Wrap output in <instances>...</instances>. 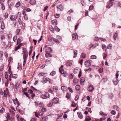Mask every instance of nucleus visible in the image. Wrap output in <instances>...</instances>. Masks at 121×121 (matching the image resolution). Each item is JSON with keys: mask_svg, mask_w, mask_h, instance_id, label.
Masks as SVG:
<instances>
[{"mask_svg": "<svg viewBox=\"0 0 121 121\" xmlns=\"http://www.w3.org/2000/svg\"><path fill=\"white\" fill-rule=\"evenodd\" d=\"M23 55V58L24 60L26 61L27 59L28 54L27 53H22Z\"/></svg>", "mask_w": 121, "mask_h": 121, "instance_id": "nucleus-1", "label": "nucleus"}, {"mask_svg": "<svg viewBox=\"0 0 121 121\" xmlns=\"http://www.w3.org/2000/svg\"><path fill=\"white\" fill-rule=\"evenodd\" d=\"M10 18L12 21H14L17 19V17L15 15H11L10 16Z\"/></svg>", "mask_w": 121, "mask_h": 121, "instance_id": "nucleus-2", "label": "nucleus"}, {"mask_svg": "<svg viewBox=\"0 0 121 121\" xmlns=\"http://www.w3.org/2000/svg\"><path fill=\"white\" fill-rule=\"evenodd\" d=\"M94 87L92 85H90L88 88V90L89 92H91L92 90L94 89Z\"/></svg>", "mask_w": 121, "mask_h": 121, "instance_id": "nucleus-3", "label": "nucleus"}, {"mask_svg": "<svg viewBox=\"0 0 121 121\" xmlns=\"http://www.w3.org/2000/svg\"><path fill=\"white\" fill-rule=\"evenodd\" d=\"M57 9L61 11H62L63 9V6L61 4L58 5L57 7Z\"/></svg>", "mask_w": 121, "mask_h": 121, "instance_id": "nucleus-4", "label": "nucleus"}, {"mask_svg": "<svg viewBox=\"0 0 121 121\" xmlns=\"http://www.w3.org/2000/svg\"><path fill=\"white\" fill-rule=\"evenodd\" d=\"M85 65L86 66H89L91 64L90 61L89 60H86L85 63Z\"/></svg>", "mask_w": 121, "mask_h": 121, "instance_id": "nucleus-5", "label": "nucleus"}, {"mask_svg": "<svg viewBox=\"0 0 121 121\" xmlns=\"http://www.w3.org/2000/svg\"><path fill=\"white\" fill-rule=\"evenodd\" d=\"M85 81V79L84 78H81L80 80V82L81 84L82 85H83L84 84V82Z\"/></svg>", "mask_w": 121, "mask_h": 121, "instance_id": "nucleus-6", "label": "nucleus"}, {"mask_svg": "<svg viewBox=\"0 0 121 121\" xmlns=\"http://www.w3.org/2000/svg\"><path fill=\"white\" fill-rule=\"evenodd\" d=\"M78 116L79 118L81 119H82L83 117L82 113L80 112H77Z\"/></svg>", "mask_w": 121, "mask_h": 121, "instance_id": "nucleus-7", "label": "nucleus"}, {"mask_svg": "<svg viewBox=\"0 0 121 121\" xmlns=\"http://www.w3.org/2000/svg\"><path fill=\"white\" fill-rule=\"evenodd\" d=\"M58 99L57 98H56L52 100V102L56 104L58 103Z\"/></svg>", "mask_w": 121, "mask_h": 121, "instance_id": "nucleus-8", "label": "nucleus"}, {"mask_svg": "<svg viewBox=\"0 0 121 121\" xmlns=\"http://www.w3.org/2000/svg\"><path fill=\"white\" fill-rule=\"evenodd\" d=\"M41 119V120L42 121H47L48 120V118L47 116H45L44 117H42Z\"/></svg>", "mask_w": 121, "mask_h": 121, "instance_id": "nucleus-9", "label": "nucleus"}, {"mask_svg": "<svg viewBox=\"0 0 121 121\" xmlns=\"http://www.w3.org/2000/svg\"><path fill=\"white\" fill-rule=\"evenodd\" d=\"M47 94L49 95L48 93H46V94L47 95ZM48 96H47L44 95H42L40 96V97L43 99H46L47 97L49 98V95H48Z\"/></svg>", "mask_w": 121, "mask_h": 121, "instance_id": "nucleus-10", "label": "nucleus"}, {"mask_svg": "<svg viewBox=\"0 0 121 121\" xmlns=\"http://www.w3.org/2000/svg\"><path fill=\"white\" fill-rule=\"evenodd\" d=\"M30 3L31 5H34L36 4V1L35 0H30Z\"/></svg>", "mask_w": 121, "mask_h": 121, "instance_id": "nucleus-11", "label": "nucleus"}, {"mask_svg": "<svg viewBox=\"0 0 121 121\" xmlns=\"http://www.w3.org/2000/svg\"><path fill=\"white\" fill-rule=\"evenodd\" d=\"M78 36L76 33L75 34H73L72 35V38L73 40H74L76 38H77Z\"/></svg>", "mask_w": 121, "mask_h": 121, "instance_id": "nucleus-12", "label": "nucleus"}, {"mask_svg": "<svg viewBox=\"0 0 121 121\" xmlns=\"http://www.w3.org/2000/svg\"><path fill=\"white\" fill-rule=\"evenodd\" d=\"M59 70L60 72L62 74H65V73H66L63 69H60V68H59Z\"/></svg>", "mask_w": 121, "mask_h": 121, "instance_id": "nucleus-13", "label": "nucleus"}, {"mask_svg": "<svg viewBox=\"0 0 121 121\" xmlns=\"http://www.w3.org/2000/svg\"><path fill=\"white\" fill-rule=\"evenodd\" d=\"M61 89L63 91H66L67 90V88L64 86H62L61 87Z\"/></svg>", "mask_w": 121, "mask_h": 121, "instance_id": "nucleus-14", "label": "nucleus"}, {"mask_svg": "<svg viewBox=\"0 0 121 121\" xmlns=\"http://www.w3.org/2000/svg\"><path fill=\"white\" fill-rule=\"evenodd\" d=\"M47 53L45 55V56L47 58L52 57V55L49 52H47Z\"/></svg>", "mask_w": 121, "mask_h": 121, "instance_id": "nucleus-15", "label": "nucleus"}, {"mask_svg": "<svg viewBox=\"0 0 121 121\" xmlns=\"http://www.w3.org/2000/svg\"><path fill=\"white\" fill-rule=\"evenodd\" d=\"M5 27V26L4 25V22H2L1 24V25L0 26V28L1 29L3 30L4 29Z\"/></svg>", "mask_w": 121, "mask_h": 121, "instance_id": "nucleus-16", "label": "nucleus"}, {"mask_svg": "<svg viewBox=\"0 0 121 121\" xmlns=\"http://www.w3.org/2000/svg\"><path fill=\"white\" fill-rule=\"evenodd\" d=\"M50 80L51 79L48 78V79L46 78H43V80L44 82L46 83L48 81Z\"/></svg>", "mask_w": 121, "mask_h": 121, "instance_id": "nucleus-17", "label": "nucleus"}, {"mask_svg": "<svg viewBox=\"0 0 121 121\" xmlns=\"http://www.w3.org/2000/svg\"><path fill=\"white\" fill-rule=\"evenodd\" d=\"M99 114L102 117H106L107 116V114L104 113L103 112L101 111L99 112Z\"/></svg>", "mask_w": 121, "mask_h": 121, "instance_id": "nucleus-18", "label": "nucleus"}, {"mask_svg": "<svg viewBox=\"0 0 121 121\" xmlns=\"http://www.w3.org/2000/svg\"><path fill=\"white\" fill-rule=\"evenodd\" d=\"M22 44V43L19 44L18 46L16 47L15 49V51H17L18 49H19Z\"/></svg>", "mask_w": 121, "mask_h": 121, "instance_id": "nucleus-19", "label": "nucleus"}, {"mask_svg": "<svg viewBox=\"0 0 121 121\" xmlns=\"http://www.w3.org/2000/svg\"><path fill=\"white\" fill-rule=\"evenodd\" d=\"M47 50H48V51H46V52H52V49L50 48L49 47H48Z\"/></svg>", "mask_w": 121, "mask_h": 121, "instance_id": "nucleus-20", "label": "nucleus"}, {"mask_svg": "<svg viewBox=\"0 0 121 121\" xmlns=\"http://www.w3.org/2000/svg\"><path fill=\"white\" fill-rule=\"evenodd\" d=\"M65 65L67 66H71L72 65V63L69 62L68 61L66 62L65 63Z\"/></svg>", "mask_w": 121, "mask_h": 121, "instance_id": "nucleus-21", "label": "nucleus"}, {"mask_svg": "<svg viewBox=\"0 0 121 121\" xmlns=\"http://www.w3.org/2000/svg\"><path fill=\"white\" fill-rule=\"evenodd\" d=\"M57 21L56 20H52L51 22V23L53 25H56L57 24Z\"/></svg>", "mask_w": 121, "mask_h": 121, "instance_id": "nucleus-22", "label": "nucleus"}, {"mask_svg": "<svg viewBox=\"0 0 121 121\" xmlns=\"http://www.w3.org/2000/svg\"><path fill=\"white\" fill-rule=\"evenodd\" d=\"M77 51L76 50H74L73 51V52L74 53L73 58H75L77 56Z\"/></svg>", "mask_w": 121, "mask_h": 121, "instance_id": "nucleus-23", "label": "nucleus"}, {"mask_svg": "<svg viewBox=\"0 0 121 121\" xmlns=\"http://www.w3.org/2000/svg\"><path fill=\"white\" fill-rule=\"evenodd\" d=\"M102 48L103 50L105 51H106V50L107 48L106 46L104 44H103L102 45Z\"/></svg>", "mask_w": 121, "mask_h": 121, "instance_id": "nucleus-24", "label": "nucleus"}, {"mask_svg": "<svg viewBox=\"0 0 121 121\" xmlns=\"http://www.w3.org/2000/svg\"><path fill=\"white\" fill-rule=\"evenodd\" d=\"M47 73H39L38 75L39 76H45V75H47Z\"/></svg>", "mask_w": 121, "mask_h": 121, "instance_id": "nucleus-25", "label": "nucleus"}, {"mask_svg": "<svg viewBox=\"0 0 121 121\" xmlns=\"http://www.w3.org/2000/svg\"><path fill=\"white\" fill-rule=\"evenodd\" d=\"M113 82L114 84L116 85H117L118 82V79H117L115 80H113Z\"/></svg>", "mask_w": 121, "mask_h": 121, "instance_id": "nucleus-26", "label": "nucleus"}, {"mask_svg": "<svg viewBox=\"0 0 121 121\" xmlns=\"http://www.w3.org/2000/svg\"><path fill=\"white\" fill-rule=\"evenodd\" d=\"M91 120V118L89 116H87L85 119V120L86 121H90Z\"/></svg>", "mask_w": 121, "mask_h": 121, "instance_id": "nucleus-27", "label": "nucleus"}, {"mask_svg": "<svg viewBox=\"0 0 121 121\" xmlns=\"http://www.w3.org/2000/svg\"><path fill=\"white\" fill-rule=\"evenodd\" d=\"M5 109L3 108H2L0 110V113H3L5 111Z\"/></svg>", "mask_w": 121, "mask_h": 121, "instance_id": "nucleus-28", "label": "nucleus"}, {"mask_svg": "<svg viewBox=\"0 0 121 121\" xmlns=\"http://www.w3.org/2000/svg\"><path fill=\"white\" fill-rule=\"evenodd\" d=\"M53 88L55 92H56L58 90V87L56 86H54Z\"/></svg>", "mask_w": 121, "mask_h": 121, "instance_id": "nucleus-29", "label": "nucleus"}, {"mask_svg": "<svg viewBox=\"0 0 121 121\" xmlns=\"http://www.w3.org/2000/svg\"><path fill=\"white\" fill-rule=\"evenodd\" d=\"M75 89L77 90H78L80 89V86L79 85H78L76 86Z\"/></svg>", "mask_w": 121, "mask_h": 121, "instance_id": "nucleus-30", "label": "nucleus"}, {"mask_svg": "<svg viewBox=\"0 0 121 121\" xmlns=\"http://www.w3.org/2000/svg\"><path fill=\"white\" fill-rule=\"evenodd\" d=\"M22 49L23 51L22 53H27V51L26 49L25 48H23Z\"/></svg>", "mask_w": 121, "mask_h": 121, "instance_id": "nucleus-31", "label": "nucleus"}, {"mask_svg": "<svg viewBox=\"0 0 121 121\" xmlns=\"http://www.w3.org/2000/svg\"><path fill=\"white\" fill-rule=\"evenodd\" d=\"M118 35L117 33H115L114 34V38L115 40H116L117 37Z\"/></svg>", "mask_w": 121, "mask_h": 121, "instance_id": "nucleus-32", "label": "nucleus"}, {"mask_svg": "<svg viewBox=\"0 0 121 121\" xmlns=\"http://www.w3.org/2000/svg\"><path fill=\"white\" fill-rule=\"evenodd\" d=\"M20 31V29H17L16 32V34L18 35H19V32Z\"/></svg>", "mask_w": 121, "mask_h": 121, "instance_id": "nucleus-33", "label": "nucleus"}, {"mask_svg": "<svg viewBox=\"0 0 121 121\" xmlns=\"http://www.w3.org/2000/svg\"><path fill=\"white\" fill-rule=\"evenodd\" d=\"M19 83L17 82L15 84V87L16 89H17L18 88V87L19 86Z\"/></svg>", "mask_w": 121, "mask_h": 121, "instance_id": "nucleus-34", "label": "nucleus"}, {"mask_svg": "<svg viewBox=\"0 0 121 121\" xmlns=\"http://www.w3.org/2000/svg\"><path fill=\"white\" fill-rule=\"evenodd\" d=\"M53 40L55 42H56L57 43H60V42L57 39L54 38H53Z\"/></svg>", "mask_w": 121, "mask_h": 121, "instance_id": "nucleus-35", "label": "nucleus"}, {"mask_svg": "<svg viewBox=\"0 0 121 121\" xmlns=\"http://www.w3.org/2000/svg\"><path fill=\"white\" fill-rule=\"evenodd\" d=\"M20 5V2H17L15 4V6L17 8Z\"/></svg>", "mask_w": 121, "mask_h": 121, "instance_id": "nucleus-36", "label": "nucleus"}, {"mask_svg": "<svg viewBox=\"0 0 121 121\" xmlns=\"http://www.w3.org/2000/svg\"><path fill=\"white\" fill-rule=\"evenodd\" d=\"M112 48V45L111 44H109L107 46V48L109 49H111Z\"/></svg>", "mask_w": 121, "mask_h": 121, "instance_id": "nucleus-37", "label": "nucleus"}, {"mask_svg": "<svg viewBox=\"0 0 121 121\" xmlns=\"http://www.w3.org/2000/svg\"><path fill=\"white\" fill-rule=\"evenodd\" d=\"M78 72V69L77 68H75L74 69L73 73H77Z\"/></svg>", "mask_w": 121, "mask_h": 121, "instance_id": "nucleus-38", "label": "nucleus"}, {"mask_svg": "<svg viewBox=\"0 0 121 121\" xmlns=\"http://www.w3.org/2000/svg\"><path fill=\"white\" fill-rule=\"evenodd\" d=\"M66 97L68 99H69L71 97L70 94L69 93H67Z\"/></svg>", "mask_w": 121, "mask_h": 121, "instance_id": "nucleus-39", "label": "nucleus"}, {"mask_svg": "<svg viewBox=\"0 0 121 121\" xmlns=\"http://www.w3.org/2000/svg\"><path fill=\"white\" fill-rule=\"evenodd\" d=\"M96 56L95 55H92L91 56V58L92 59H96Z\"/></svg>", "mask_w": 121, "mask_h": 121, "instance_id": "nucleus-40", "label": "nucleus"}, {"mask_svg": "<svg viewBox=\"0 0 121 121\" xmlns=\"http://www.w3.org/2000/svg\"><path fill=\"white\" fill-rule=\"evenodd\" d=\"M21 42V39L20 38H18L17 40V43L16 44L18 45Z\"/></svg>", "mask_w": 121, "mask_h": 121, "instance_id": "nucleus-41", "label": "nucleus"}, {"mask_svg": "<svg viewBox=\"0 0 121 121\" xmlns=\"http://www.w3.org/2000/svg\"><path fill=\"white\" fill-rule=\"evenodd\" d=\"M22 24V25L21 27L22 28V29L24 30L25 29V23H23Z\"/></svg>", "mask_w": 121, "mask_h": 121, "instance_id": "nucleus-42", "label": "nucleus"}, {"mask_svg": "<svg viewBox=\"0 0 121 121\" xmlns=\"http://www.w3.org/2000/svg\"><path fill=\"white\" fill-rule=\"evenodd\" d=\"M56 73V72L55 71H53L52 72L50 73V75L51 76H53L54 75H55Z\"/></svg>", "mask_w": 121, "mask_h": 121, "instance_id": "nucleus-43", "label": "nucleus"}, {"mask_svg": "<svg viewBox=\"0 0 121 121\" xmlns=\"http://www.w3.org/2000/svg\"><path fill=\"white\" fill-rule=\"evenodd\" d=\"M82 58H84L86 57V55L85 53H82L81 55Z\"/></svg>", "mask_w": 121, "mask_h": 121, "instance_id": "nucleus-44", "label": "nucleus"}, {"mask_svg": "<svg viewBox=\"0 0 121 121\" xmlns=\"http://www.w3.org/2000/svg\"><path fill=\"white\" fill-rule=\"evenodd\" d=\"M30 88L32 90H34L35 91H37V90L34 87H33L32 86H31L30 87Z\"/></svg>", "mask_w": 121, "mask_h": 121, "instance_id": "nucleus-45", "label": "nucleus"}, {"mask_svg": "<svg viewBox=\"0 0 121 121\" xmlns=\"http://www.w3.org/2000/svg\"><path fill=\"white\" fill-rule=\"evenodd\" d=\"M17 39V37L15 35L14 36L13 38V41L14 42H15Z\"/></svg>", "mask_w": 121, "mask_h": 121, "instance_id": "nucleus-46", "label": "nucleus"}, {"mask_svg": "<svg viewBox=\"0 0 121 121\" xmlns=\"http://www.w3.org/2000/svg\"><path fill=\"white\" fill-rule=\"evenodd\" d=\"M7 117H6V119L7 120H9L10 119V115L9 113H7Z\"/></svg>", "mask_w": 121, "mask_h": 121, "instance_id": "nucleus-47", "label": "nucleus"}, {"mask_svg": "<svg viewBox=\"0 0 121 121\" xmlns=\"http://www.w3.org/2000/svg\"><path fill=\"white\" fill-rule=\"evenodd\" d=\"M17 74H15L13 75L12 76V77L14 79H16V78L17 77Z\"/></svg>", "mask_w": 121, "mask_h": 121, "instance_id": "nucleus-48", "label": "nucleus"}, {"mask_svg": "<svg viewBox=\"0 0 121 121\" xmlns=\"http://www.w3.org/2000/svg\"><path fill=\"white\" fill-rule=\"evenodd\" d=\"M18 22H19V24L20 25H21L22 23L21 20L20 18H19L18 19Z\"/></svg>", "mask_w": 121, "mask_h": 121, "instance_id": "nucleus-49", "label": "nucleus"}, {"mask_svg": "<svg viewBox=\"0 0 121 121\" xmlns=\"http://www.w3.org/2000/svg\"><path fill=\"white\" fill-rule=\"evenodd\" d=\"M42 111L43 112H45L46 110V109L44 108H43L41 109Z\"/></svg>", "mask_w": 121, "mask_h": 121, "instance_id": "nucleus-50", "label": "nucleus"}, {"mask_svg": "<svg viewBox=\"0 0 121 121\" xmlns=\"http://www.w3.org/2000/svg\"><path fill=\"white\" fill-rule=\"evenodd\" d=\"M8 16V14L7 13H6L4 15V17L5 18H7Z\"/></svg>", "mask_w": 121, "mask_h": 121, "instance_id": "nucleus-51", "label": "nucleus"}, {"mask_svg": "<svg viewBox=\"0 0 121 121\" xmlns=\"http://www.w3.org/2000/svg\"><path fill=\"white\" fill-rule=\"evenodd\" d=\"M76 105V104L74 102H72V104L71 106L73 107H75Z\"/></svg>", "mask_w": 121, "mask_h": 121, "instance_id": "nucleus-52", "label": "nucleus"}, {"mask_svg": "<svg viewBox=\"0 0 121 121\" xmlns=\"http://www.w3.org/2000/svg\"><path fill=\"white\" fill-rule=\"evenodd\" d=\"M114 108L117 110H119V108L116 105L114 106Z\"/></svg>", "mask_w": 121, "mask_h": 121, "instance_id": "nucleus-53", "label": "nucleus"}, {"mask_svg": "<svg viewBox=\"0 0 121 121\" xmlns=\"http://www.w3.org/2000/svg\"><path fill=\"white\" fill-rule=\"evenodd\" d=\"M68 89H69L70 92L71 93L73 92V91L71 88L70 87H69L68 88Z\"/></svg>", "mask_w": 121, "mask_h": 121, "instance_id": "nucleus-54", "label": "nucleus"}, {"mask_svg": "<svg viewBox=\"0 0 121 121\" xmlns=\"http://www.w3.org/2000/svg\"><path fill=\"white\" fill-rule=\"evenodd\" d=\"M5 36L3 35H2L1 37V40H3L5 39Z\"/></svg>", "mask_w": 121, "mask_h": 121, "instance_id": "nucleus-55", "label": "nucleus"}, {"mask_svg": "<svg viewBox=\"0 0 121 121\" xmlns=\"http://www.w3.org/2000/svg\"><path fill=\"white\" fill-rule=\"evenodd\" d=\"M10 120L11 121H15V119L14 117L13 116L11 117L10 118Z\"/></svg>", "mask_w": 121, "mask_h": 121, "instance_id": "nucleus-56", "label": "nucleus"}, {"mask_svg": "<svg viewBox=\"0 0 121 121\" xmlns=\"http://www.w3.org/2000/svg\"><path fill=\"white\" fill-rule=\"evenodd\" d=\"M6 91L5 90H4V91L3 93L4 97H6L8 95L6 92Z\"/></svg>", "mask_w": 121, "mask_h": 121, "instance_id": "nucleus-57", "label": "nucleus"}, {"mask_svg": "<svg viewBox=\"0 0 121 121\" xmlns=\"http://www.w3.org/2000/svg\"><path fill=\"white\" fill-rule=\"evenodd\" d=\"M13 102L14 104H16L18 102V101L15 100V99H13Z\"/></svg>", "mask_w": 121, "mask_h": 121, "instance_id": "nucleus-58", "label": "nucleus"}, {"mask_svg": "<svg viewBox=\"0 0 121 121\" xmlns=\"http://www.w3.org/2000/svg\"><path fill=\"white\" fill-rule=\"evenodd\" d=\"M116 112L114 110H112L111 112V113L112 115H115L116 114Z\"/></svg>", "mask_w": 121, "mask_h": 121, "instance_id": "nucleus-59", "label": "nucleus"}, {"mask_svg": "<svg viewBox=\"0 0 121 121\" xmlns=\"http://www.w3.org/2000/svg\"><path fill=\"white\" fill-rule=\"evenodd\" d=\"M1 8L3 10H4L5 9V7L4 4H1Z\"/></svg>", "mask_w": 121, "mask_h": 121, "instance_id": "nucleus-60", "label": "nucleus"}, {"mask_svg": "<svg viewBox=\"0 0 121 121\" xmlns=\"http://www.w3.org/2000/svg\"><path fill=\"white\" fill-rule=\"evenodd\" d=\"M113 95L112 94H110L109 95V98L112 99L113 97Z\"/></svg>", "mask_w": 121, "mask_h": 121, "instance_id": "nucleus-61", "label": "nucleus"}, {"mask_svg": "<svg viewBox=\"0 0 121 121\" xmlns=\"http://www.w3.org/2000/svg\"><path fill=\"white\" fill-rule=\"evenodd\" d=\"M108 55L107 54H103V59H105L107 57V56Z\"/></svg>", "mask_w": 121, "mask_h": 121, "instance_id": "nucleus-62", "label": "nucleus"}, {"mask_svg": "<svg viewBox=\"0 0 121 121\" xmlns=\"http://www.w3.org/2000/svg\"><path fill=\"white\" fill-rule=\"evenodd\" d=\"M99 71L100 73H102L103 71V68H100L99 69Z\"/></svg>", "mask_w": 121, "mask_h": 121, "instance_id": "nucleus-63", "label": "nucleus"}, {"mask_svg": "<svg viewBox=\"0 0 121 121\" xmlns=\"http://www.w3.org/2000/svg\"><path fill=\"white\" fill-rule=\"evenodd\" d=\"M117 5L120 7H121V3L120 2H118L117 4Z\"/></svg>", "mask_w": 121, "mask_h": 121, "instance_id": "nucleus-64", "label": "nucleus"}]
</instances>
